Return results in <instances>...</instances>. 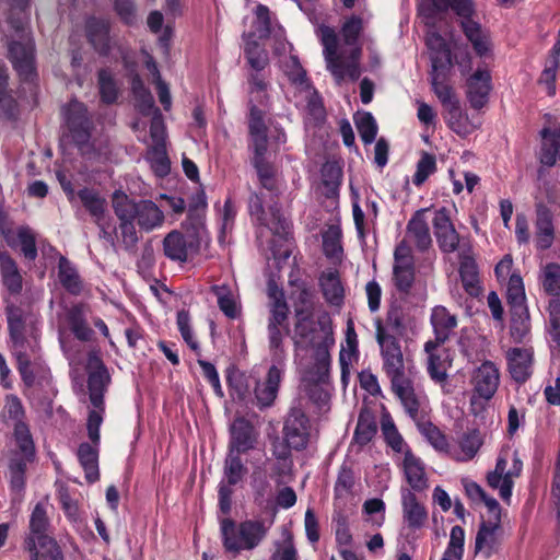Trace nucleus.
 <instances>
[{"label":"nucleus","mask_w":560,"mask_h":560,"mask_svg":"<svg viewBox=\"0 0 560 560\" xmlns=\"http://www.w3.org/2000/svg\"><path fill=\"white\" fill-rule=\"evenodd\" d=\"M86 370L89 399L93 406V409L89 411L86 421L88 436L91 443H81L77 451V457L80 466L84 470L86 481L94 483L100 479V428L103 422V412L105 411L104 396L112 383V376L108 368L97 357L96 351L91 352L86 363Z\"/></svg>","instance_id":"f257e3e1"},{"label":"nucleus","mask_w":560,"mask_h":560,"mask_svg":"<svg viewBox=\"0 0 560 560\" xmlns=\"http://www.w3.org/2000/svg\"><path fill=\"white\" fill-rule=\"evenodd\" d=\"M9 338L16 363L42 357V319L30 305L5 307Z\"/></svg>","instance_id":"f03ea898"},{"label":"nucleus","mask_w":560,"mask_h":560,"mask_svg":"<svg viewBox=\"0 0 560 560\" xmlns=\"http://www.w3.org/2000/svg\"><path fill=\"white\" fill-rule=\"evenodd\" d=\"M16 370L25 385L24 394L31 402L43 410L51 409L57 389L49 368L42 357L16 363Z\"/></svg>","instance_id":"7ed1b4c3"},{"label":"nucleus","mask_w":560,"mask_h":560,"mask_svg":"<svg viewBox=\"0 0 560 560\" xmlns=\"http://www.w3.org/2000/svg\"><path fill=\"white\" fill-rule=\"evenodd\" d=\"M49 520L46 506L38 502L31 514L30 534L24 540V549L30 553V560H63L56 540L47 533Z\"/></svg>","instance_id":"20e7f679"},{"label":"nucleus","mask_w":560,"mask_h":560,"mask_svg":"<svg viewBox=\"0 0 560 560\" xmlns=\"http://www.w3.org/2000/svg\"><path fill=\"white\" fill-rule=\"evenodd\" d=\"M268 526L264 521L247 520L236 524L231 518L221 522V535L226 551L238 555L242 550H253L265 539Z\"/></svg>","instance_id":"39448f33"},{"label":"nucleus","mask_w":560,"mask_h":560,"mask_svg":"<svg viewBox=\"0 0 560 560\" xmlns=\"http://www.w3.org/2000/svg\"><path fill=\"white\" fill-rule=\"evenodd\" d=\"M430 2L432 11L444 12L452 9L460 18V27L476 54L480 57L487 55L490 49L489 35L478 22L472 20L475 9L471 0H430Z\"/></svg>","instance_id":"423d86ee"},{"label":"nucleus","mask_w":560,"mask_h":560,"mask_svg":"<svg viewBox=\"0 0 560 560\" xmlns=\"http://www.w3.org/2000/svg\"><path fill=\"white\" fill-rule=\"evenodd\" d=\"M112 202L120 207L119 211L124 218L137 220L138 225L147 232L160 226L164 221L163 212L151 200L136 202L125 192L117 190L113 194Z\"/></svg>","instance_id":"0eeeda50"},{"label":"nucleus","mask_w":560,"mask_h":560,"mask_svg":"<svg viewBox=\"0 0 560 560\" xmlns=\"http://www.w3.org/2000/svg\"><path fill=\"white\" fill-rule=\"evenodd\" d=\"M7 57L22 83L37 85L36 50L31 37L23 35L21 40H10Z\"/></svg>","instance_id":"6e6552de"},{"label":"nucleus","mask_w":560,"mask_h":560,"mask_svg":"<svg viewBox=\"0 0 560 560\" xmlns=\"http://www.w3.org/2000/svg\"><path fill=\"white\" fill-rule=\"evenodd\" d=\"M320 40L324 46V56L327 69L330 71L337 84H340L346 77L355 81L361 75L360 65L357 61L343 62L338 55V37L334 28L322 25L319 27Z\"/></svg>","instance_id":"1a4fd4ad"},{"label":"nucleus","mask_w":560,"mask_h":560,"mask_svg":"<svg viewBox=\"0 0 560 560\" xmlns=\"http://www.w3.org/2000/svg\"><path fill=\"white\" fill-rule=\"evenodd\" d=\"M375 338L383 358V369L390 383L407 377L405 359L398 339L390 334L381 320L375 324Z\"/></svg>","instance_id":"9d476101"},{"label":"nucleus","mask_w":560,"mask_h":560,"mask_svg":"<svg viewBox=\"0 0 560 560\" xmlns=\"http://www.w3.org/2000/svg\"><path fill=\"white\" fill-rule=\"evenodd\" d=\"M92 318L93 317L91 316V307L88 304L80 303L72 305V336L79 341L86 343L85 359H81L79 350L74 351V355H72V359L75 361L77 364L83 365L86 374V363L92 351H96L97 357L104 363L101 355V349L95 343L96 334L91 327Z\"/></svg>","instance_id":"9b49d317"},{"label":"nucleus","mask_w":560,"mask_h":560,"mask_svg":"<svg viewBox=\"0 0 560 560\" xmlns=\"http://www.w3.org/2000/svg\"><path fill=\"white\" fill-rule=\"evenodd\" d=\"M265 196L264 194L252 192L248 199V211L253 219L261 225L269 228L270 231L280 238L287 240L289 235L290 224L282 215L280 207L277 201H270L268 206L270 212V220L267 219L265 212Z\"/></svg>","instance_id":"f8f14e48"},{"label":"nucleus","mask_w":560,"mask_h":560,"mask_svg":"<svg viewBox=\"0 0 560 560\" xmlns=\"http://www.w3.org/2000/svg\"><path fill=\"white\" fill-rule=\"evenodd\" d=\"M311 422L305 410L300 406H292L283 424L284 441L290 448L305 450L310 440Z\"/></svg>","instance_id":"ddd939ff"},{"label":"nucleus","mask_w":560,"mask_h":560,"mask_svg":"<svg viewBox=\"0 0 560 560\" xmlns=\"http://www.w3.org/2000/svg\"><path fill=\"white\" fill-rule=\"evenodd\" d=\"M0 234L11 249L20 252L25 261H35L38 253L36 233L33 229L28 225H20L12 230L2 224V215L0 214Z\"/></svg>","instance_id":"4468645a"},{"label":"nucleus","mask_w":560,"mask_h":560,"mask_svg":"<svg viewBox=\"0 0 560 560\" xmlns=\"http://www.w3.org/2000/svg\"><path fill=\"white\" fill-rule=\"evenodd\" d=\"M318 326L322 332L318 343L314 348V374L317 382H326L329 375L330 353L329 349L335 343L334 332L330 319L327 317L318 318Z\"/></svg>","instance_id":"2eb2a0df"},{"label":"nucleus","mask_w":560,"mask_h":560,"mask_svg":"<svg viewBox=\"0 0 560 560\" xmlns=\"http://www.w3.org/2000/svg\"><path fill=\"white\" fill-rule=\"evenodd\" d=\"M72 143L75 144L84 156L94 154V145L90 141L93 122L88 116V110L82 103L72 100Z\"/></svg>","instance_id":"dca6fc26"},{"label":"nucleus","mask_w":560,"mask_h":560,"mask_svg":"<svg viewBox=\"0 0 560 560\" xmlns=\"http://www.w3.org/2000/svg\"><path fill=\"white\" fill-rule=\"evenodd\" d=\"M110 23L108 20L89 16L85 20L84 33L89 44L101 56H107L110 51Z\"/></svg>","instance_id":"f3484780"},{"label":"nucleus","mask_w":560,"mask_h":560,"mask_svg":"<svg viewBox=\"0 0 560 560\" xmlns=\"http://www.w3.org/2000/svg\"><path fill=\"white\" fill-rule=\"evenodd\" d=\"M535 242L540 250L549 249L555 241L553 214L544 201L535 203Z\"/></svg>","instance_id":"a211bd4d"},{"label":"nucleus","mask_w":560,"mask_h":560,"mask_svg":"<svg viewBox=\"0 0 560 560\" xmlns=\"http://www.w3.org/2000/svg\"><path fill=\"white\" fill-rule=\"evenodd\" d=\"M283 371L276 364L271 365L264 382L257 381L254 388L256 404L260 409L269 408L277 399Z\"/></svg>","instance_id":"6ab92c4d"},{"label":"nucleus","mask_w":560,"mask_h":560,"mask_svg":"<svg viewBox=\"0 0 560 560\" xmlns=\"http://www.w3.org/2000/svg\"><path fill=\"white\" fill-rule=\"evenodd\" d=\"M432 224L440 248L444 253L455 252L458 247L459 235L445 208H441L435 212Z\"/></svg>","instance_id":"aec40b11"},{"label":"nucleus","mask_w":560,"mask_h":560,"mask_svg":"<svg viewBox=\"0 0 560 560\" xmlns=\"http://www.w3.org/2000/svg\"><path fill=\"white\" fill-rule=\"evenodd\" d=\"M508 369L518 384L525 383L533 373L534 351L532 348H511L506 351Z\"/></svg>","instance_id":"412c9836"},{"label":"nucleus","mask_w":560,"mask_h":560,"mask_svg":"<svg viewBox=\"0 0 560 560\" xmlns=\"http://www.w3.org/2000/svg\"><path fill=\"white\" fill-rule=\"evenodd\" d=\"M502 529L498 521H481L475 539V553H481L486 559L498 551L501 539L499 532Z\"/></svg>","instance_id":"4be33fe9"},{"label":"nucleus","mask_w":560,"mask_h":560,"mask_svg":"<svg viewBox=\"0 0 560 560\" xmlns=\"http://www.w3.org/2000/svg\"><path fill=\"white\" fill-rule=\"evenodd\" d=\"M491 90V75L487 70H477L467 80V98L475 109L482 108Z\"/></svg>","instance_id":"5701e85b"},{"label":"nucleus","mask_w":560,"mask_h":560,"mask_svg":"<svg viewBox=\"0 0 560 560\" xmlns=\"http://www.w3.org/2000/svg\"><path fill=\"white\" fill-rule=\"evenodd\" d=\"M499 370L491 361H485L474 374L475 392L483 399H490L498 389Z\"/></svg>","instance_id":"b1692460"},{"label":"nucleus","mask_w":560,"mask_h":560,"mask_svg":"<svg viewBox=\"0 0 560 560\" xmlns=\"http://www.w3.org/2000/svg\"><path fill=\"white\" fill-rule=\"evenodd\" d=\"M377 430L378 425L374 412L368 407L361 408L353 432L351 446L357 447L358 451H361L365 445L372 442L377 433Z\"/></svg>","instance_id":"393cba45"},{"label":"nucleus","mask_w":560,"mask_h":560,"mask_svg":"<svg viewBox=\"0 0 560 560\" xmlns=\"http://www.w3.org/2000/svg\"><path fill=\"white\" fill-rule=\"evenodd\" d=\"M257 433L245 418H236L231 425V446L235 454L246 453L255 447Z\"/></svg>","instance_id":"a878e982"},{"label":"nucleus","mask_w":560,"mask_h":560,"mask_svg":"<svg viewBox=\"0 0 560 560\" xmlns=\"http://www.w3.org/2000/svg\"><path fill=\"white\" fill-rule=\"evenodd\" d=\"M401 505L402 517L409 528L419 529L424 526L428 520V512L412 491H402Z\"/></svg>","instance_id":"bb28decb"},{"label":"nucleus","mask_w":560,"mask_h":560,"mask_svg":"<svg viewBox=\"0 0 560 560\" xmlns=\"http://www.w3.org/2000/svg\"><path fill=\"white\" fill-rule=\"evenodd\" d=\"M33 463L18 456H10L8 464L9 488L13 501H20L26 488L27 465Z\"/></svg>","instance_id":"cd10ccee"},{"label":"nucleus","mask_w":560,"mask_h":560,"mask_svg":"<svg viewBox=\"0 0 560 560\" xmlns=\"http://www.w3.org/2000/svg\"><path fill=\"white\" fill-rule=\"evenodd\" d=\"M0 273L3 285L11 294H19L22 291L23 278L18 264L4 249H0Z\"/></svg>","instance_id":"c85d7f7f"},{"label":"nucleus","mask_w":560,"mask_h":560,"mask_svg":"<svg viewBox=\"0 0 560 560\" xmlns=\"http://www.w3.org/2000/svg\"><path fill=\"white\" fill-rule=\"evenodd\" d=\"M199 243L194 245L192 242H187L184 235L178 231L170 232L163 240V250L167 258L174 261H186L188 258V250H197Z\"/></svg>","instance_id":"c756f323"},{"label":"nucleus","mask_w":560,"mask_h":560,"mask_svg":"<svg viewBox=\"0 0 560 560\" xmlns=\"http://www.w3.org/2000/svg\"><path fill=\"white\" fill-rule=\"evenodd\" d=\"M404 471L406 475V479L412 490L423 491L429 487L428 479L424 472V467L421 460L418 457H416L410 451H407L405 453Z\"/></svg>","instance_id":"7c9ffc66"},{"label":"nucleus","mask_w":560,"mask_h":560,"mask_svg":"<svg viewBox=\"0 0 560 560\" xmlns=\"http://www.w3.org/2000/svg\"><path fill=\"white\" fill-rule=\"evenodd\" d=\"M393 392L400 399L406 412L413 420L419 415L420 402L415 393L411 381L408 377L400 378L390 383Z\"/></svg>","instance_id":"2f4dec72"},{"label":"nucleus","mask_w":560,"mask_h":560,"mask_svg":"<svg viewBox=\"0 0 560 560\" xmlns=\"http://www.w3.org/2000/svg\"><path fill=\"white\" fill-rule=\"evenodd\" d=\"M317 330L320 331L318 322H314V315L295 316L294 345L299 347L305 342L307 347L315 346L320 340Z\"/></svg>","instance_id":"473e14b6"},{"label":"nucleus","mask_w":560,"mask_h":560,"mask_svg":"<svg viewBox=\"0 0 560 560\" xmlns=\"http://www.w3.org/2000/svg\"><path fill=\"white\" fill-rule=\"evenodd\" d=\"M269 318L267 326L283 327L285 334L290 332L288 326L289 306L281 291L270 290Z\"/></svg>","instance_id":"72a5a7b5"},{"label":"nucleus","mask_w":560,"mask_h":560,"mask_svg":"<svg viewBox=\"0 0 560 560\" xmlns=\"http://www.w3.org/2000/svg\"><path fill=\"white\" fill-rule=\"evenodd\" d=\"M13 435L18 451L13 452L11 456H18L34 462L36 456L35 444L28 425L25 422L15 423Z\"/></svg>","instance_id":"f704fd0d"},{"label":"nucleus","mask_w":560,"mask_h":560,"mask_svg":"<svg viewBox=\"0 0 560 560\" xmlns=\"http://www.w3.org/2000/svg\"><path fill=\"white\" fill-rule=\"evenodd\" d=\"M407 234L415 241L419 250L428 249L432 244L430 230L423 211H417L407 224Z\"/></svg>","instance_id":"c9c22d12"},{"label":"nucleus","mask_w":560,"mask_h":560,"mask_svg":"<svg viewBox=\"0 0 560 560\" xmlns=\"http://www.w3.org/2000/svg\"><path fill=\"white\" fill-rule=\"evenodd\" d=\"M97 88L101 102L106 105L115 104L119 97L120 89L109 68H102L97 72Z\"/></svg>","instance_id":"e433bc0d"},{"label":"nucleus","mask_w":560,"mask_h":560,"mask_svg":"<svg viewBox=\"0 0 560 560\" xmlns=\"http://www.w3.org/2000/svg\"><path fill=\"white\" fill-rule=\"evenodd\" d=\"M325 300L332 305H340L343 301V287L341 284L338 271L323 272L319 278Z\"/></svg>","instance_id":"4c0bfd02"},{"label":"nucleus","mask_w":560,"mask_h":560,"mask_svg":"<svg viewBox=\"0 0 560 560\" xmlns=\"http://www.w3.org/2000/svg\"><path fill=\"white\" fill-rule=\"evenodd\" d=\"M459 276L465 291L472 298L481 293L479 273L476 261L471 257H465L460 261Z\"/></svg>","instance_id":"58836bf2"},{"label":"nucleus","mask_w":560,"mask_h":560,"mask_svg":"<svg viewBox=\"0 0 560 560\" xmlns=\"http://www.w3.org/2000/svg\"><path fill=\"white\" fill-rule=\"evenodd\" d=\"M431 322L434 328V334L440 341H446L450 338L451 331L456 327V316L448 313L443 306H438L433 310Z\"/></svg>","instance_id":"ea45409f"},{"label":"nucleus","mask_w":560,"mask_h":560,"mask_svg":"<svg viewBox=\"0 0 560 560\" xmlns=\"http://www.w3.org/2000/svg\"><path fill=\"white\" fill-rule=\"evenodd\" d=\"M113 209L119 220L118 230L121 244L127 252H133L139 241L135 221L130 218H124L119 211L120 207L116 203H113Z\"/></svg>","instance_id":"a19ab883"},{"label":"nucleus","mask_w":560,"mask_h":560,"mask_svg":"<svg viewBox=\"0 0 560 560\" xmlns=\"http://www.w3.org/2000/svg\"><path fill=\"white\" fill-rule=\"evenodd\" d=\"M541 287L551 299H560V265L548 262L539 276Z\"/></svg>","instance_id":"79ce46f5"},{"label":"nucleus","mask_w":560,"mask_h":560,"mask_svg":"<svg viewBox=\"0 0 560 560\" xmlns=\"http://www.w3.org/2000/svg\"><path fill=\"white\" fill-rule=\"evenodd\" d=\"M525 299L522 277L516 273L511 275L506 288V301L511 311L526 310Z\"/></svg>","instance_id":"37998d69"},{"label":"nucleus","mask_w":560,"mask_h":560,"mask_svg":"<svg viewBox=\"0 0 560 560\" xmlns=\"http://www.w3.org/2000/svg\"><path fill=\"white\" fill-rule=\"evenodd\" d=\"M246 474L247 468L242 463L240 454H235L233 450H230L224 462L225 485L229 487L237 485Z\"/></svg>","instance_id":"c03bdc74"},{"label":"nucleus","mask_w":560,"mask_h":560,"mask_svg":"<svg viewBox=\"0 0 560 560\" xmlns=\"http://www.w3.org/2000/svg\"><path fill=\"white\" fill-rule=\"evenodd\" d=\"M211 291L217 295L219 308L223 314L229 318H236L240 311L231 288L225 284L212 285Z\"/></svg>","instance_id":"a18cd8bd"},{"label":"nucleus","mask_w":560,"mask_h":560,"mask_svg":"<svg viewBox=\"0 0 560 560\" xmlns=\"http://www.w3.org/2000/svg\"><path fill=\"white\" fill-rule=\"evenodd\" d=\"M483 441L478 429H471L463 434L459 440L462 456L457 460L467 462L472 459L480 450Z\"/></svg>","instance_id":"49530a36"},{"label":"nucleus","mask_w":560,"mask_h":560,"mask_svg":"<svg viewBox=\"0 0 560 560\" xmlns=\"http://www.w3.org/2000/svg\"><path fill=\"white\" fill-rule=\"evenodd\" d=\"M530 331L528 310L511 311L510 335L514 342L521 343Z\"/></svg>","instance_id":"de8ad7c7"},{"label":"nucleus","mask_w":560,"mask_h":560,"mask_svg":"<svg viewBox=\"0 0 560 560\" xmlns=\"http://www.w3.org/2000/svg\"><path fill=\"white\" fill-rule=\"evenodd\" d=\"M419 431L432 445V447L440 453H450V443L446 435L432 422L428 421L418 424Z\"/></svg>","instance_id":"09e8293b"},{"label":"nucleus","mask_w":560,"mask_h":560,"mask_svg":"<svg viewBox=\"0 0 560 560\" xmlns=\"http://www.w3.org/2000/svg\"><path fill=\"white\" fill-rule=\"evenodd\" d=\"M393 280L398 292L409 294L415 282L413 265H394Z\"/></svg>","instance_id":"8fccbe9b"},{"label":"nucleus","mask_w":560,"mask_h":560,"mask_svg":"<svg viewBox=\"0 0 560 560\" xmlns=\"http://www.w3.org/2000/svg\"><path fill=\"white\" fill-rule=\"evenodd\" d=\"M78 197L84 208L96 219V221L102 220L105 209V199H103L97 191L84 188L79 190Z\"/></svg>","instance_id":"3c124183"},{"label":"nucleus","mask_w":560,"mask_h":560,"mask_svg":"<svg viewBox=\"0 0 560 560\" xmlns=\"http://www.w3.org/2000/svg\"><path fill=\"white\" fill-rule=\"evenodd\" d=\"M551 136L550 142H544L540 151V162L546 166H553L557 162V156L560 158V137L551 133L550 129L544 128L541 137L546 139Z\"/></svg>","instance_id":"603ef678"},{"label":"nucleus","mask_w":560,"mask_h":560,"mask_svg":"<svg viewBox=\"0 0 560 560\" xmlns=\"http://www.w3.org/2000/svg\"><path fill=\"white\" fill-rule=\"evenodd\" d=\"M148 160L151 163L153 172L160 176H166L171 171V163L166 152V145H152L148 150Z\"/></svg>","instance_id":"864d4df0"},{"label":"nucleus","mask_w":560,"mask_h":560,"mask_svg":"<svg viewBox=\"0 0 560 560\" xmlns=\"http://www.w3.org/2000/svg\"><path fill=\"white\" fill-rule=\"evenodd\" d=\"M450 366L451 361L447 359V355L443 358L438 353H431V357H428V373L435 383L445 384Z\"/></svg>","instance_id":"5fc2aeb1"},{"label":"nucleus","mask_w":560,"mask_h":560,"mask_svg":"<svg viewBox=\"0 0 560 560\" xmlns=\"http://www.w3.org/2000/svg\"><path fill=\"white\" fill-rule=\"evenodd\" d=\"M341 231L330 225L323 234V250L328 258H338L342 254Z\"/></svg>","instance_id":"6e6d98bb"},{"label":"nucleus","mask_w":560,"mask_h":560,"mask_svg":"<svg viewBox=\"0 0 560 560\" xmlns=\"http://www.w3.org/2000/svg\"><path fill=\"white\" fill-rule=\"evenodd\" d=\"M355 126L364 144L375 141L377 125L371 113H362L354 117Z\"/></svg>","instance_id":"4d7b16f0"},{"label":"nucleus","mask_w":560,"mask_h":560,"mask_svg":"<svg viewBox=\"0 0 560 560\" xmlns=\"http://www.w3.org/2000/svg\"><path fill=\"white\" fill-rule=\"evenodd\" d=\"M247 62L255 71L264 70L268 62V55L256 40H247L244 48Z\"/></svg>","instance_id":"13d9d810"},{"label":"nucleus","mask_w":560,"mask_h":560,"mask_svg":"<svg viewBox=\"0 0 560 560\" xmlns=\"http://www.w3.org/2000/svg\"><path fill=\"white\" fill-rule=\"evenodd\" d=\"M269 350L271 352L273 361L277 363L283 362L285 358V350L283 346V339L285 330L283 327L267 326Z\"/></svg>","instance_id":"bf43d9fd"},{"label":"nucleus","mask_w":560,"mask_h":560,"mask_svg":"<svg viewBox=\"0 0 560 560\" xmlns=\"http://www.w3.org/2000/svg\"><path fill=\"white\" fill-rule=\"evenodd\" d=\"M313 292L305 285L299 288L293 295L294 317L314 315Z\"/></svg>","instance_id":"052dcab7"},{"label":"nucleus","mask_w":560,"mask_h":560,"mask_svg":"<svg viewBox=\"0 0 560 560\" xmlns=\"http://www.w3.org/2000/svg\"><path fill=\"white\" fill-rule=\"evenodd\" d=\"M431 63H432V74H441L443 80H446L447 73L452 68V52L450 47H445L435 51H432L430 55Z\"/></svg>","instance_id":"680f3d73"},{"label":"nucleus","mask_w":560,"mask_h":560,"mask_svg":"<svg viewBox=\"0 0 560 560\" xmlns=\"http://www.w3.org/2000/svg\"><path fill=\"white\" fill-rule=\"evenodd\" d=\"M487 482L493 489L499 488L503 501L510 500L513 488V471H508L505 476L490 471L487 475Z\"/></svg>","instance_id":"e2e57ef3"},{"label":"nucleus","mask_w":560,"mask_h":560,"mask_svg":"<svg viewBox=\"0 0 560 560\" xmlns=\"http://www.w3.org/2000/svg\"><path fill=\"white\" fill-rule=\"evenodd\" d=\"M436 171V160L431 153L423 152L417 163V171L413 175L412 183L421 186L428 177Z\"/></svg>","instance_id":"0e129e2a"},{"label":"nucleus","mask_w":560,"mask_h":560,"mask_svg":"<svg viewBox=\"0 0 560 560\" xmlns=\"http://www.w3.org/2000/svg\"><path fill=\"white\" fill-rule=\"evenodd\" d=\"M548 332L553 342L560 347V299H550L547 306Z\"/></svg>","instance_id":"69168bd1"},{"label":"nucleus","mask_w":560,"mask_h":560,"mask_svg":"<svg viewBox=\"0 0 560 560\" xmlns=\"http://www.w3.org/2000/svg\"><path fill=\"white\" fill-rule=\"evenodd\" d=\"M59 342L65 354L70 351V308L62 306L57 314Z\"/></svg>","instance_id":"338daca9"},{"label":"nucleus","mask_w":560,"mask_h":560,"mask_svg":"<svg viewBox=\"0 0 560 560\" xmlns=\"http://www.w3.org/2000/svg\"><path fill=\"white\" fill-rule=\"evenodd\" d=\"M431 85L433 92L435 93V95L441 101L444 107L452 105V103L459 102L456 98L453 89L450 85L445 84V80L442 79L441 74H432Z\"/></svg>","instance_id":"774afa93"}]
</instances>
